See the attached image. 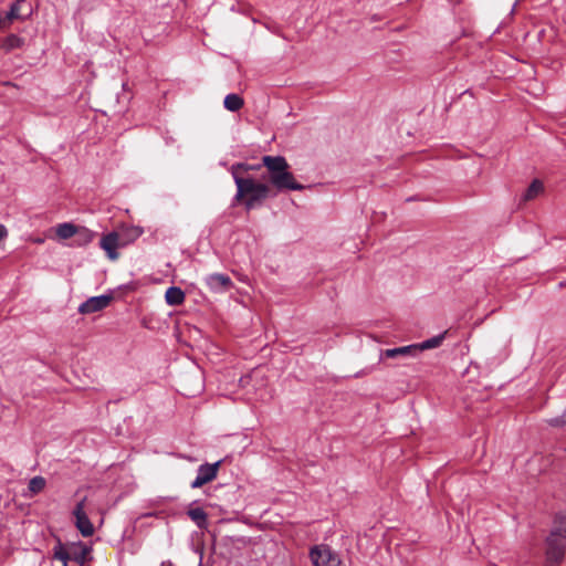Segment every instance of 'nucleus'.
Segmentation results:
<instances>
[{
	"instance_id": "1a4fd4ad",
	"label": "nucleus",
	"mask_w": 566,
	"mask_h": 566,
	"mask_svg": "<svg viewBox=\"0 0 566 566\" xmlns=\"http://www.w3.org/2000/svg\"><path fill=\"white\" fill-rule=\"evenodd\" d=\"M112 300H113L112 294H104V295H99V296L90 297L88 300H86L85 302H83L80 305L78 312L81 314H91V313L102 311L109 305Z\"/></svg>"
},
{
	"instance_id": "423d86ee",
	"label": "nucleus",
	"mask_w": 566,
	"mask_h": 566,
	"mask_svg": "<svg viewBox=\"0 0 566 566\" xmlns=\"http://www.w3.org/2000/svg\"><path fill=\"white\" fill-rule=\"evenodd\" d=\"M126 247V242L122 241V235L117 231H111L103 234L99 240V248L105 251L111 261L119 258L118 249Z\"/></svg>"
},
{
	"instance_id": "cd10ccee",
	"label": "nucleus",
	"mask_w": 566,
	"mask_h": 566,
	"mask_svg": "<svg viewBox=\"0 0 566 566\" xmlns=\"http://www.w3.org/2000/svg\"><path fill=\"white\" fill-rule=\"evenodd\" d=\"M385 356V357H389V349H384L381 350V357Z\"/></svg>"
},
{
	"instance_id": "9b49d317",
	"label": "nucleus",
	"mask_w": 566,
	"mask_h": 566,
	"mask_svg": "<svg viewBox=\"0 0 566 566\" xmlns=\"http://www.w3.org/2000/svg\"><path fill=\"white\" fill-rule=\"evenodd\" d=\"M24 44V38L11 33L2 39L0 43V50H2L4 53H10L13 50L21 49Z\"/></svg>"
},
{
	"instance_id": "f257e3e1",
	"label": "nucleus",
	"mask_w": 566,
	"mask_h": 566,
	"mask_svg": "<svg viewBox=\"0 0 566 566\" xmlns=\"http://www.w3.org/2000/svg\"><path fill=\"white\" fill-rule=\"evenodd\" d=\"M263 165L266 171L262 174L261 179L268 181L271 188L277 192L298 191L305 187L297 182L294 175L290 171V165L283 156H263Z\"/></svg>"
},
{
	"instance_id": "4be33fe9",
	"label": "nucleus",
	"mask_w": 566,
	"mask_h": 566,
	"mask_svg": "<svg viewBox=\"0 0 566 566\" xmlns=\"http://www.w3.org/2000/svg\"><path fill=\"white\" fill-rule=\"evenodd\" d=\"M143 234V229L139 227H129L124 230L122 241L126 242V245L137 240Z\"/></svg>"
},
{
	"instance_id": "9d476101",
	"label": "nucleus",
	"mask_w": 566,
	"mask_h": 566,
	"mask_svg": "<svg viewBox=\"0 0 566 566\" xmlns=\"http://www.w3.org/2000/svg\"><path fill=\"white\" fill-rule=\"evenodd\" d=\"M206 283L210 291L214 293L227 292L233 286V282L229 275L222 273H213L207 276Z\"/></svg>"
},
{
	"instance_id": "c85d7f7f",
	"label": "nucleus",
	"mask_w": 566,
	"mask_h": 566,
	"mask_svg": "<svg viewBox=\"0 0 566 566\" xmlns=\"http://www.w3.org/2000/svg\"><path fill=\"white\" fill-rule=\"evenodd\" d=\"M565 451H566V447H565Z\"/></svg>"
},
{
	"instance_id": "dca6fc26",
	"label": "nucleus",
	"mask_w": 566,
	"mask_h": 566,
	"mask_svg": "<svg viewBox=\"0 0 566 566\" xmlns=\"http://www.w3.org/2000/svg\"><path fill=\"white\" fill-rule=\"evenodd\" d=\"M187 515L191 518L192 522L200 528H207L208 526V514L201 507H190L187 511Z\"/></svg>"
},
{
	"instance_id": "5701e85b",
	"label": "nucleus",
	"mask_w": 566,
	"mask_h": 566,
	"mask_svg": "<svg viewBox=\"0 0 566 566\" xmlns=\"http://www.w3.org/2000/svg\"><path fill=\"white\" fill-rule=\"evenodd\" d=\"M543 184L538 179H534L531 185L527 187L526 191L523 195L524 200L534 199L539 192L543 191Z\"/></svg>"
},
{
	"instance_id": "0eeeda50",
	"label": "nucleus",
	"mask_w": 566,
	"mask_h": 566,
	"mask_svg": "<svg viewBox=\"0 0 566 566\" xmlns=\"http://www.w3.org/2000/svg\"><path fill=\"white\" fill-rule=\"evenodd\" d=\"M85 501L86 497L81 500L73 510L75 516V526L84 537L92 536L94 534V526L85 513Z\"/></svg>"
},
{
	"instance_id": "bb28decb",
	"label": "nucleus",
	"mask_w": 566,
	"mask_h": 566,
	"mask_svg": "<svg viewBox=\"0 0 566 566\" xmlns=\"http://www.w3.org/2000/svg\"><path fill=\"white\" fill-rule=\"evenodd\" d=\"M3 85H4V86H13V87H15V86H17L14 83H12V82H10V81H6V82H3Z\"/></svg>"
},
{
	"instance_id": "20e7f679",
	"label": "nucleus",
	"mask_w": 566,
	"mask_h": 566,
	"mask_svg": "<svg viewBox=\"0 0 566 566\" xmlns=\"http://www.w3.org/2000/svg\"><path fill=\"white\" fill-rule=\"evenodd\" d=\"M545 564L544 566H559L566 553V535L559 533V528H552L545 538Z\"/></svg>"
},
{
	"instance_id": "2eb2a0df",
	"label": "nucleus",
	"mask_w": 566,
	"mask_h": 566,
	"mask_svg": "<svg viewBox=\"0 0 566 566\" xmlns=\"http://www.w3.org/2000/svg\"><path fill=\"white\" fill-rule=\"evenodd\" d=\"M165 300L170 306L181 305L185 301V292L178 286H170L166 291Z\"/></svg>"
},
{
	"instance_id": "412c9836",
	"label": "nucleus",
	"mask_w": 566,
	"mask_h": 566,
	"mask_svg": "<svg viewBox=\"0 0 566 566\" xmlns=\"http://www.w3.org/2000/svg\"><path fill=\"white\" fill-rule=\"evenodd\" d=\"M46 485V481L43 476L36 475L32 478L28 485V491L30 492L29 496L36 495L41 493Z\"/></svg>"
},
{
	"instance_id": "6e6552de",
	"label": "nucleus",
	"mask_w": 566,
	"mask_h": 566,
	"mask_svg": "<svg viewBox=\"0 0 566 566\" xmlns=\"http://www.w3.org/2000/svg\"><path fill=\"white\" fill-rule=\"evenodd\" d=\"M221 461H217L212 464L205 463L198 468L197 476L191 483L192 489L201 488L202 485L211 482L216 479Z\"/></svg>"
},
{
	"instance_id": "4468645a",
	"label": "nucleus",
	"mask_w": 566,
	"mask_h": 566,
	"mask_svg": "<svg viewBox=\"0 0 566 566\" xmlns=\"http://www.w3.org/2000/svg\"><path fill=\"white\" fill-rule=\"evenodd\" d=\"M262 167H264L263 161L261 164H255V165L248 164V163H237L231 166L230 172H231L233 179H234V176L251 177L249 175V171L260 170Z\"/></svg>"
},
{
	"instance_id": "f3484780",
	"label": "nucleus",
	"mask_w": 566,
	"mask_h": 566,
	"mask_svg": "<svg viewBox=\"0 0 566 566\" xmlns=\"http://www.w3.org/2000/svg\"><path fill=\"white\" fill-rule=\"evenodd\" d=\"M419 354L418 344L391 348V359L398 357H417Z\"/></svg>"
},
{
	"instance_id": "aec40b11",
	"label": "nucleus",
	"mask_w": 566,
	"mask_h": 566,
	"mask_svg": "<svg viewBox=\"0 0 566 566\" xmlns=\"http://www.w3.org/2000/svg\"><path fill=\"white\" fill-rule=\"evenodd\" d=\"M76 232H77V226L70 223V222L61 223L56 227V235L60 239H64V240L71 239V238L75 237Z\"/></svg>"
},
{
	"instance_id": "b1692460",
	"label": "nucleus",
	"mask_w": 566,
	"mask_h": 566,
	"mask_svg": "<svg viewBox=\"0 0 566 566\" xmlns=\"http://www.w3.org/2000/svg\"><path fill=\"white\" fill-rule=\"evenodd\" d=\"M553 528H559V533H566V514L559 512L555 515Z\"/></svg>"
},
{
	"instance_id": "f8f14e48",
	"label": "nucleus",
	"mask_w": 566,
	"mask_h": 566,
	"mask_svg": "<svg viewBox=\"0 0 566 566\" xmlns=\"http://www.w3.org/2000/svg\"><path fill=\"white\" fill-rule=\"evenodd\" d=\"M95 237L96 232L93 230L83 226H77V232L74 237V244L76 247H86L94 241Z\"/></svg>"
},
{
	"instance_id": "393cba45",
	"label": "nucleus",
	"mask_w": 566,
	"mask_h": 566,
	"mask_svg": "<svg viewBox=\"0 0 566 566\" xmlns=\"http://www.w3.org/2000/svg\"><path fill=\"white\" fill-rule=\"evenodd\" d=\"M548 423L552 427H563V426H565L566 424V409H565V411L563 412L562 416L549 419Z\"/></svg>"
},
{
	"instance_id": "a211bd4d",
	"label": "nucleus",
	"mask_w": 566,
	"mask_h": 566,
	"mask_svg": "<svg viewBox=\"0 0 566 566\" xmlns=\"http://www.w3.org/2000/svg\"><path fill=\"white\" fill-rule=\"evenodd\" d=\"M223 105L230 112H238L243 107L244 101L240 95L231 93L224 97Z\"/></svg>"
},
{
	"instance_id": "7ed1b4c3",
	"label": "nucleus",
	"mask_w": 566,
	"mask_h": 566,
	"mask_svg": "<svg viewBox=\"0 0 566 566\" xmlns=\"http://www.w3.org/2000/svg\"><path fill=\"white\" fill-rule=\"evenodd\" d=\"M91 552L92 547L82 541L71 543L69 552L61 539L57 538L56 545L53 547V558L61 560L63 566H67L69 560H74L80 566H84L88 559H92V557H88Z\"/></svg>"
},
{
	"instance_id": "f03ea898",
	"label": "nucleus",
	"mask_w": 566,
	"mask_h": 566,
	"mask_svg": "<svg viewBox=\"0 0 566 566\" xmlns=\"http://www.w3.org/2000/svg\"><path fill=\"white\" fill-rule=\"evenodd\" d=\"M233 180L237 186L233 200L241 203L245 211L260 208L268 198L276 196L268 182L255 180L253 177L234 176Z\"/></svg>"
},
{
	"instance_id": "a878e982",
	"label": "nucleus",
	"mask_w": 566,
	"mask_h": 566,
	"mask_svg": "<svg viewBox=\"0 0 566 566\" xmlns=\"http://www.w3.org/2000/svg\"><path fill=\"white\" fill-rule=\"evenodd\" d=\"M8 232L3 224L0 223V241L7 237Z\"/></svg>"
},
{
	"instance_id": "6ab92c4d",
	"label": "nucleus",
	"mask_w": 566,
	"mask_h": 566,
	"mask_svg": "<svg viewBox=\"0 0 566 566\" xmlns=\"http://www.w3.org/2000/svg\"><path fill=\"white\" fill-rule=\"evenodd\" d=\"M447 333L448 332L444 331L443 333L436 335L429 339H426L421 343H417L418 347H419V352L421 353L426 349H432V348H437V347L441 346L442 342L446 338Z\"/></svg>"
},
{
	"instance_id": "39448f33",
	"label": "nucleus",
	"mask_w": 566,
	"mask_h": 566,
	"mask_svg": "<svg viewBox=\"0 0 566 566\" xmlns=\"http://www.w3.org/2000/svg\"><path fill=\"white\" fill-rule=\"evenodd\" d=\"M314 566H342L338 555L328 545H316L310 551Z\"/></svg>"
},
{
	"instance_id": "ddd939ff",
	"label": "nucleus",
	"mask_w": 566,
	"mask_h": 566,
	"mask_svg": "<svg viewBox=\"0 0 566 566\" xmlns=\"http://www.w3.org/2000/svg\"><path fill=\"white\" fill-rule=\"evenodd\" d=\"M23 4H25V0H14L11 3L6 17L3 18V24L6 23V21L11 23L14 20H23V19L28 18L30 15V12L25 13V14H23L21 12V7Z\"/></svg>"
}]
</instances>
